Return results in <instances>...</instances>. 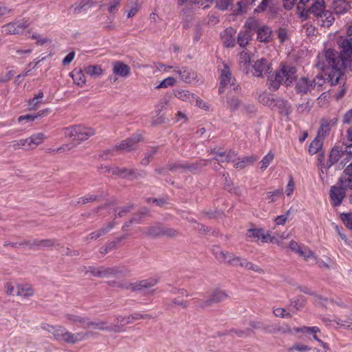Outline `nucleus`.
Masks as SVG:
<instances>
[{"label":"nucleus","mask_w":352,"mask_h":352,"mask_svg":"<svg viewBox=\"0 0 352 352\" xmlns=\"http://www.w3.org/2000/svg\"><path fill=\"white\" fill-rule=\"evenodd\" d=\"M340 54L335 50L329 49L323 54L318 55L316 67L323 71L328 76L327 80L331 85H336L343 75L344 65L352 68V25L346 31V36H340L338 39Z\"/></svg>","instance_id":"1"},{"label":"nucleus","mask_w":352,"mask_h":352,"mask_svg":"<svg viewBox=\"0 0 352 352\" xmlns=\"http://www.w3.org/2000/svg\"><path fill=\"white\" fill-rule=\"evenodd\" d=\"M41 327L43 330L52 334L55 340L72 345L85 340L89 336L92 334L91 331L73 333L62 325H52L46 322H43Z\"/></svg>","instance_id":"2"},{"label":"nucleus","mask_w":352,"mask_h":352,"mask_svg":"<svg viewBox=\"0 0 352 352\" xmlns=\"http://www.w3.org/2000/svg\"><path fill=\"white\" fill-rule=\"evenodd\" d=\"M142 140V137L140 134H134L132 137L126 138L116 144L113 148L106 150L100 154V157L104 160H109L111 156H113L114 151H126L131 152L136 150L138 147V143Z\"/></svg>","instance_id":"3"},{"label":"nucleus","mask_w":352,"mask_h":352,"mask_svg":"<svg viewBox=\"0 0 352 352\" xmlns=\"http://www.w3.org/2000/svg\"><path fill=\"white\" fill-rule=\"evenodd\" d=\"M93 128L82 125H74L64 129V134L66 137L73 138L75 140L82 142L88 140L95 135Z\"/></svg>","instance_id":"4"},{"label":"nucleus","mask_w":352,"mask_h":352,"mask_svg":"<svg viewBox=\"0 0 352 352\" xmlns=\"http://www.w3.org/2000/svg\"><path fill=\"white\" fill-rule=\"evenodd\" d=\"M158 283V280L154 278L142 280L135 283L126 282H109L110 286L117 287L122 289H130L132 292L141 291L144 289H148L155 286Z\"/></svg>","instance_id":"5"},{"label":"nucleus","mask_w":352,"mask_h":352,"mask_svg":"<svg viewBox=\"0 0 352 352\" xmlns=\"http://www.w3.org/2000/svg\"><path fill=\"white\" fill-rule=\"evenodd\" d=\"M211 160H199L195 163L175 162L168 165V168L171 171H179V173H195L203 167L206 166Z\"/></svg>","instance_id":"6"},{"label":"nucleus","mask_w":352,"mask_h":352,"mask_svg":"<svg viewBox=\"0 0 352 352\" xmlns=\"http://www.w3.org/2000/svg\"><path fill=\"white\" fill-rule=\"evenodd\" d=\"M228 298V294L219 289H214L207 299L197 300V306L201 309H206L213 305L224 301Z\"/></svg>","instance_id":"7"},{"label":"nucleus","mask_w":352,"mask_h":352,"mask_svg":"<svg viewBox=\"0 0 352 352\" xmlns=\"http://www.w3.org/2000/svg\"><path fill=\"white\" fill-rule=\"evenodd\" d=\"M83 269L85 271V274L89 272L91 275L96 277L104 278V277H110V276H116L119 274H122L124 272L123 270H120L118 267H95L94 266H90L88 268L84 267Z\"/></svg>","instance_id":"8"},{"label":"nucleus","mask_w":352,"mask_h":352,"mask_svg":"<svg viewBox=\"0 0 352 352\" xmlns=\"http://www.w3.org/2000/svg\"><path fill=\"white\" fill-rule=\"evenodd\" d=\"M113 175L123 179L133 180L138 179V177H143L146 175V172L144 170L139 171L135 168L113 166Z\"/></svg>","instance_id":"9"},{"label":"nucleus","mask_w":352,"mask_h":352,"mask_svg":"<svg viewBox=\"0 0 352 352\" xmlns=\"http://www.w3.org/2000/svg\"><path fill=\"white\" fill-rule=\"evenodd\" d=\"M93 328L101 331H113L116 333L122 332V327L118 324L108 325V322L103 320L91 321L87 318L85 329Z\"/></svg>","instance_id":"10"},{"label":"nucleus","mask_w":352,"mask_h":352,"mask_svg":"<svg viewBox=\"0 0 352 352\" xmlns=\"http://www.w3.org/2000/svg\"><path fill=\"white\" fill-rule=\"evenodd\" d=\"M219 72L220 74L219 92L221 94L225 91V89L228 85L233 84L234 79L232 77V73L228 65L224 63L221 65H219Z\"/></svg>","instance_id":"11"},{"label":"nucleus","mask_w":352,"mask_h":352,"mask_svg":"<svg viewBox=\"0 0 352 352\" xmlns=\"http://www.w3.org/2000/svg\"><path fill=\"white\" fill-rule=\"evenodd\" d=\"M183 82L188 84L195 85L199 82L197 73L188 67H182L179 69L175 70Z\"/></svg>","instance_id":"12"},{"label":"nucleus","mask_w":352,"mask_h":352,"mask_svg":"<svg viewBox=\"0 0 352 352\" xmlns=\"http://www.w3.org/2000/svg\"><path fill=\"white\" fill-rule=\"evenodd\" d=\"M28 25L27 21H14L2 26V32L6 34H19Z\"/></svg>","instance_id":"13"},{"label":"nucleus","mask_w":352,"mask_h":352,"mask_svg":"<svg viewBox=\"0 0 352 352\" xmlns=\"http://www.w3.org/2000/svg\"><path fill=\"white\" fill-rule=\"evenodd\" d=\"M346 197V190L342 188L338 184L331 187L329 191V197L332 202L333 206H340L344 198Z\"/></svg>","instance_id":"14"},{"label":"nucleus","mask_w":352,"mask_h":352,"mask_svg":"<svg viewBox=\"0 0 352 352\" xmlns=\"http://www.w3.org/2000/svg\"><path fill=\"white\" fill-rule=\"evenodd\" d=\"M283 76V83L289 85L296 78V69L289 65H283L278 72Z\"/></svg>","instance_id":"15"},{"label":"nucleus","mask_w":352,"mask_h":352,"mask_svg":"<svg viewBox=\"0 0 352 352\" xmlns=\"http://www.w3.org/2000/svg\"><path fill=\"white\" fill-rule=\"evenodd\" d=\"M270 69V65L267 60L265 58H261L254 63L252 73L255 76L261 77L264 74L268 73Z\"/></svg>","instance_id":"16"},{"label":"nucleus","mask_w":352,"mask_h":352,"mask_svg":"<svg viewBox=\"0 0 352 352\" xmlns=\"http://www.w3.org/2000/svg\"><path fill=\"white\" fill-rule=\"evenodd\" d=\"M312 83L311 79L307 77H302L296 82V91L300 94H307L314 89Z\"/></svg>","instance_id":"17"},{"label":"nucleus","mask_w":352,"mask_h":352,"mask_svg":"<svg viewBox=\"0 0 352 352\" xmlns=\"http://www.w3.org/2000/svg\"><path fill=\"white\" fill-rule=\"evenodd\" d=\"M212 252L216 259L222 263H228L231 265L232 260L234 257V254L228 252L221 250L219 247L215 246L212 248Z\"/></svg>","instance_id":"18"},{"label":"nucleus","mask_w":352,"mask_h":352,"mask_svg":"<svg viewBox=\"0 0 352 352\" xmlns=\"http://www.w3.org/2000/svg\"><path fill=\"white\" fill-rule=\"evenodd\" d=\"M246 236L249 238H254L256 241L261 240L263 243H268L270 232H265L263 228H250L248 230Z\"/></svg>","instance_id":"19"},{"label":"nucleus","mask_w":352,"mask_h":352,"mask_svg":"<svg viewBox=\"0 0 352 352\" xmlns=\"http://www.w3.org/2000/svg\"><path fill=\"white\" fill-rule=\"evenodd\" d=\"M64 318L69 324L78 325L85 329L87 317H83L73 313H69L64 315Z\"/></svg>","instance_id":"20"},{"label":"nucleus","mask_w":352,"mask_h":352,"mask_svg":"<svg viewBox=\"0 0 352 352\" xmlns=\"http://www.w3.org/2000/svg\"><path fill=\"white\" fill-rule=\"evenodd\" d=\"M113 73L117 76L126 78L131 73V68L121 61H116L113 64Z\"/></svg>","instance_id":"21"},{"label":"nucleus","mask_w":352,"mask_h":352,"mask_svg":"<svg viewBox=\"0 0 352 352\" xmlns=\"http://www.w3.org/2000/svg\"><path fill=\"white\" fill-rule=\"evenodd\" d=\"M236 30L232 28H226L221 34L224 45L228 47H233L235 45Z\"/></svg>","instance_id":"22"},{"label":"nucleus","mask_w":352,"mask_h":352,"mask_svg":"<svg viewBox=\"0 0 352 352\" xmlns=\"http://www.w3.org/2000/svg\"><path fill=\"white\" fill-rule=\"evenodd\" d=\"M324 0H316L311 7L307 9L309 14H313L316 17H320L327 10L325 9Z\"/></svg>","instance_id":"23"},{"label":"nucleus","mask_w":352,"mask_h":352,"mask_svg":"<svg viewBox=\"0 0 352 352\" xmlns=\"http://www.w3.org/2000/svg\"><path fill=\"white\" fill-rule=\"evenodd\" d=\"M257 39L260 42L269 43L272 39V30L267 25L260 26L256 31Z\"/></svg>","instance_id":"24"},{"label":"nucleus","mask_w":352,"mask_h":352,"mask_svg":"<svg viewBox=\"0 0 352 352\" xmlns=\"http://www.w3.org/2000/svg\"><path fill=\"white\" fill-rule=\"evenodd\" d=\"M269 80V88L272 91H276L278 89L280 85L283 83V76L279 74L278 72L275 74H272L268 77Z\"/></svg>","instance_id":"25"},{"label":"nucleus","mask_w":352,"mask_h":352,"mask_svg":"<svg viewBox=\"0 0 352 352\" xmlns=\"http://www.w3.org/2000/svg\"><path fill=\"white\" fill-rule=\"evenodd\" d=\"M15 294L18 296L26 298L34 295L33 288L29 285H17Z\"/></svg>","instance_id":"26"},{"label":"nucleus","mask_w":352,"mask_h":352,"mask_svg":"<svg viewBox=\"0 0 352 352\" xmlns=\"http://www.w3.org/2000/svg\"><path fill=\"white\" fill-rule=\"evenodd\" d=\"M174 95L178 99L190 103L194 102V98H195V94L185 89H177L174 91Z\"/></svg>","instance_id":"27"},{"label":"nucleus","mask_w":352,"mask_h":352,"mask_svg":"<svg viewBox=\"0 0 352 352\" xmlns=\"http://www.w3.org/2000/svg\"><path fill=\"white\" fill-rule=\"evenodd\" d=\"M342 150H340L338 148H333L330 152L329 156V161L327 163V166H324V168L327 171L332 165L337 163L338 162H340L341 155Z\"/></svg>","instance_id":"28"},{"label":"nucleus","mask_w":352,"mask_h":352,"mask_svg":"<svg viewBox=\"0 0 352 352\" xmlns=\"http://www.w3.org/2000/svg\"><path fill=\"white\" fill-rule=\"evenodd\" d=\"M332 8L336 14H342L349 10L350 6L346 0H335Z\"/></svg>","instance_id":"29"},{"label":"nucleus","mask_w":352,"mask_h":352,"mask_svg":"<svg viewBox=\"0 0 352 352\" xmlns=\"http://www.w3.org/2000/svg\"><path fill=\"white\" fill-rule=\"evenodd\" d=\"M267 9L271 12H274V0H262L254 12L255 13H261L266 11Z\"/></svg>","instance_id":"30"},{"label":"nucleus","mask_w":352,"mask_h":352,"mask_svg":"<svg viewBox=\"0 0 352 352\" xmlns=\"http://www.w3.org/2000/svg\"><path fill=\"white\" fill-rule=\"evenodd\" d=\"M28 139L31 150H32L42 144L46 139V136L43 133H37L32 135Z\"/></svg>","instance_id":"31"},{"label":"nucleus","mask_w":352,"mask_h":352,"mask_svg":"<svg viewBox=\"0 0 352 352\" xmlns=\"http://www.w3.org/2000/svg\"><path fill=\"white\" fill-rule=\"evenodd\" d=\"M338 326L345 329H352V322L351 320V311L347 316L336 317L333 319Z\"/></svg>","instance_id":"32"},{"label":"nucleus","mask_w":352,"mask_h":352,"mask_svg":"<svg viewBox=\"0 0 352 352\" xmlns=\"http://www.w3.org/2000/svg\"><path fill=\"white\" fill-rule=\"evenodd\" d=\"M162 232V226L160 225H155L146 228L143 232L148 236L161 237Z\"/></svg>","instance_id":"33"},{"label":"nucleus","mask_w":352,"mask_h":352,"mask_svg":"<svg viewBox=\"0 0 352 352\" xmlns=\"http://www.w3.org/2000/svg\"><path fill=\"white\" fill-rule=\"evenodd\" d=\"M50 112V109H43L42 111H41L40 112H38V113H36V114H32V115H23V116H21L18 118V122H22L23 121H25V122H33L34 120H35L37 118L43 116V115H47Z\"/></svg>","instance_id":"34"},{"label":"nucleus","mask_w":352,"mask_h":352,"mask_svg":"<svg viewBox=\"0 0 352 352\" xmlns=\"http://www.w3.org/2000/svg\"><path fill=\"white\" fill-rule=\"evenodd\" d=\"M252 34L245 30L241 31L237 36V43L241 47H245L252 39Z\"/></svg>","instance_id":"35"},{"label":"nucleus","mask_w":352,"mask_h":352,"mask_svg":"<svg viewBox=\"0 0 352 352\" xmlns=\"http://www.w3.org/2000/svg\"><path fill=\"white\" fill-rule=\"evenodd\" d=\"M256 160L257 158L253 155L239 158L237 161L234 162V167L236 168H244Z\"/></svg>","instance_id":"36"},{"label":"nucleus","mask_w":352,"mask_h":352,"mask_svg":"<svg viewBox=\"0 0 352 352\" xmlns=\"http://www.w3.org/2000/svg\"><path fill=\"white\" fill-rule=\"evenodd\" d=\"M12 146L14 148V150H18L20 148H22L25 151L31 150V146H30L28 138L12 142Z\"/></svg>","instance_id":"37"},{"label":"nucleus","mask_w":352,"mask_h":352,"mask_svg":"<svg viewBox=\"0 0 352 352\" xmlns=\"http://www.w3.org/2000/svg\"><path fill=\"white\" fill-rule=\"evenodd\" d=\"M43 98V93L39 91L37 95H35L33 98L30 99L28 102V107L30 110L37 109L40 104L42 102L41 99Z\"/></svg>","instance_id":"38"},{"label":"nucleus","mask_w":352,"mask_h":352,"mask_svg":"<svg viewBox=\"0 0 352 352\" xmlns=\"http://www.w3.org/2000/svg\"><path fill=\"white\" fill-rule=\"evenodd\" d=\"M319 18L321 19V25L323 27H330L335 21L333 14L329 10H326Z\"/></svg>","instance_id":"39"},{"label":"nucleus","mask_w":352,"mask_h":352,"mask_svg":"<svg viewBox=\"0 0 352 352\" xmlns=\"http://www.w3.org/2000/svg\"><path fill=\"white\" fill-rule=\"evenodd\" d=\"M322 140L321 137L317 135L316 138L311 142L309 147V152L310 154L314 155L317 153L322 148Z\"/></svg>","instance_id":"40"},{"label":"nucleus","mask_w":352,"mask_h":352,"mask_svg":"<svg viewBox=\"0 0 352 352\" xmlns=\"http://www.w3.org/2000/svg\"><path fill=\"white\" fill-rule=\"evenodd\" d=\"M274 98L267 93H262L258 96V100L262 104L272 107L274 105Z\"/></svg>","instance_id":"41"},{"label":"nucleus","mask_w":352,"mask_h":352,"mask_svg":"<svg viewBox=\"0 0 352 352\" xmlns=\"http://www.w3.org/2000/svg\"><path fill=\"white\" fill-rule=\"evenodd\" d=\"M260 27L258 21L254 18H249L245 23V31L252 33L253 31H257Z\"/></svg>","instance_id":"42"},{"label":"nucleus","mask_w":352,"mask_h":352,"mask_svg":"<svg viewBox=\"0 0 352 352\" xmlns=\"http://www.w3.org/2000/svg\"><path fill=\"white\" fill-rule=\"evenodd\" d=\"M85 72L92 77L100 76L103 73V70L100 65H89L85 68Z\"/></svg>","instance_id":"43"},{"label":"nucleus","mask_w":352,"mask_h":352,"mask_svg":"<svg viewBox=\"0 0 352 352\" xmlns=\"http://www.w3.org/2000/svg\"><path fill=\"white\" fill-rule=\"evenodd\" d=\"M75 84L82 87L85 84V77L81 71H74L71 75Z\"/></svg>","instance_id":"44"},{"label":"nucleus","mask_w":352,"mask_h":352,"mask_svg":"<svg viewBox=\"0 0 352 352\" xmlns=\"http://www.w3.org/2000/svg\"><path fill=\"white\" fill-rule=\"evenodd\" d=\"M306 303V298L303 296H299L295 299L290 300V306L296 311L302 309Z\"/></svg>","instance_id":"45"},{"label":"nucleus","mask_w":352,"mask_h":352,"mask_svg":"<svg viewBox=\"0 0 352 352\" xmlns=\"http://www.w3.org/2000/svg\"><path fill=\"white\" fill-rule=\"evenodd\" d=\"M148 210L146 208L142 210L140 214L134 215L129 221H126L122 227L123 230H126L133 223H139L142 217L147 214Z\"/></svg>","instance_id":"46"},{"label":"nucleus","mask_w":352,"mask_h":352,"mask_svg":"<svg viewBox=\"0 0 352 352\" xmlns=\"http://www.w3.org/2000/svg\"><path fill=\"white\" fill-rule=\"evenodd\" d=\"M267 331L270 333L287 334L292 332V329L288 325H275L271 330Z\"/></svg>","instance_id":"47"},{"label":"nucleus","mask_w":352,"mask_h":352,"mask_svg":"<svg viewBox=\"0 0 352 352\" xmlns=\"http://www.w3.org/2000/svg\"><path fill=\"white\" fill-rule=\"evenodd\" d=\"M157 153V148H151L150 150L146 151L144 154V157L142 159L140 163L142 166H147L150 162L153 160L154 155Z\"/></svg>","instance_id":"48"},{"label":"nucleus","mask_w":352,"mask_h":352,"mask_svg":"<svg viewBox=\"0 0 352 352\" xmlns=\"http://www.w3.org/2000/svg\"><path fill=\"white\" fill-rule=\"evenodd\" d=\"M311 348L305 344L297 342L294 344L292 346L287 348V352H307Z\"/></svg>","instance_id":"49"},{"label":"nucleus","mask_w":352,"mask_h":352,"mask_svg":"<svg viewBox=\"0 0 352 352\" xmlns=\"http://www.w3.org/2000/svg\"><path fill=\"white\" fill-rule=\"evenodd\" d=\"M243 263H242V267H244L246 270H252L255 272L263 274L264 273V271L262 268H261L258 265H255L252 263V262L248 261L246 260L242 261Z\"/></svg>","instance_id":"50"},{"label":"nucleus","mask_w":352,"mask_h":352,"mask_svg":"<svg viewBox=\"0 0 352 352\" xmlns=\"http://www.w3.org/2000/svg\"><path fill=\"white\" fill-rule=\"evenodd\" d=\"M274 105L271 107L272 109L276 108L281 111L285 110L286 113H289V111L287 107V101L281 98H274Z\"/></svg>","instance_id":"51"},{"label":"nucleus","mask_w":352,"mask_h":352,"mask_svg":"<svg viewBox=\"0 0 352 352\" xmlns=\"http://www.w3.org/2000/svg\"><path fill=\"white\" fill-rule=\"evenodd\" d=\"M352 159V151H348L346 148L345 150H342L341 158H340V165L342 167L345 166L347 163H349Z\"/></svg>","instance_id":"52"},{"label":"nucleus","mask_w":352,"mask_h":352,"mask_svg":"<svg viewBox=\"0 0 352 352\" xmlns=\"http://www.w3.org/2000/svg\"><path fill=\"white\" fill-rule=\"evenodd\" d=\"M232 334L234 333L237 337L246 338L250 336L254 333V331L250 328H246L244 330L241 329H232L230 330Z\"/></svg>","instance_id":"53"},{"label":"nucleus","mask_w":352,"mask_h":352,"mask_svg":"<svg viewBox=\"0 0 352 352\" xmlns=\"http://www.w3.org/2000/svg\"><path fill=\"white\" fill-rule=\"evenodd\" d=\"M210 153L214 154V160H217L219 163H223L228 162V155L226 152H219L216 149L210 151Z\"/></svg>","instance_id":"54"},{"label":"nucleus","mask_w":352,"mask_h":352,"mask_svg":"<svg viewBox=\"0 0 352 352\" xmlns=\"http://www.w3.org/2000/svg\"><path fill=\"white\" fill-rule=\"evenodd\" d=\"M298 254L303 257L304 259L307 261L311 258L316 261V257L315 256L314 253L307 248H302Z\"/></svg>","instance_id":"55"},{"label":"nucleus","mask_w":352,"mask_h":352,"mask_svg":"<svg viewBox=\"0 0 352 352\" xmlns=\"http://www.w3.org/2000/svg\"><path fill=\"white\" fill-rule=\"evenodd\" d=\"M133 209V205H128L123 206L120 208H118L116 210V214H115V217H124L127 213L130 212Z\"/></svg>","instance_id":"56"},{"label":"nucleus","mask_w":352,"mask_h":352,"mask_svg":"<svg viewBox=\"0 0 352 352\" xmlns=\"http://www.w3.org/2000/svg\"><path fill=\"white\" fill-rule=\"evenodd\" d=\"M151 316L148 314H133L131 316H127L126 323H133L135 320H140V319H148L151 318Z\"/></svg>","instance_id":"57"},{"label":"nucleus","mask_w":352,"mask_h":352,"mask_svg":"<svg viewBox=\"0 0 352 352\" xmlns=\"http://www.w3.org/2000/svg\"><path fill=\"white\" fill-rule=\"evenodd\" d=\"M273 313L275 316L280 317L282 318H289L292 317V314L287 311L285 308L278 307L274 309Z\"/></svg>","instance_id":"58"},{"label":"nucleus","mask_w":352,"mask_h":352,"mask_svg":"<svg viewBox=\"0 0 352 352\" xmlns=\"http://www.w3.org/2000/svg\"><path fill=\"white\" fill-rule=\"evenodd\" d=\"M274 159V154L271 152H270L269 153H267L261 160V169L262 170H265L268 166L270 165V164L272 162V161Z\"/></svg>","instance_id":"59"},{"label":"nucleus","mask_w":352,"mask_h":352,"mask_svg":"<svg viewBox=\"0 0 352 352\" xmlns=\"http://www.w3.org/2000/svg\"><path fill=\"white\" fill-rule=\"evenodd\" d=\"M176 83V79L173 77H168L163 80L159 85L157 86V89L167 88L168 87L173 86Z\"/></svg>","instance_id":"60"},{"label":"nucleus","mask_w":352,"mask_h":352,"mask_svg":"<svg viewBox=\"0 0 352 352\" xmlns=\"http://www.w3.org/2000/svg\"><path fill=\"white\" fill-rule=\"evenodd\" d=\"M179 232L177 230L171 228L162 226V236L166 237H175L178 235Z\"/></svg>","instance_id":"61"},{"label":"nucleus","mask_w":352,"mask_h":352,"mask_svg":"<svg viewBox=\"0 0 352 352\" xmlns=\"http://www.w3.org/2000/svg\"><path fill=\"white\" fill-rule=\"evenodd\" d=\"M116 225H117V222L115 221V219L104 224L101 228H100L102 236L110 232V230H111Z\"/></svg>","instance_id":"62"},{"label":"nucleus","mask_w":352,"mask_h":352,"mask_svg":"<svg viewBox=\"0 0 352 352\" xmlns=\"http://www.w3.org/2000/svg\"><path fill=\"white\" fill-rule=\"evenodd\" d=\"M194 102L195 105L197 106V107L207 111L210 110V106L206 102L201 100L199 97H198L196 94L195 98H194Z\"/></svg>","instance_id":"63"},{"label":"nucleus","mask_w":352,"mask_h":352,"mask_svg":"<svg viewBox=\"0 0 352 352\" xmlns=\"http://www.w3.org/2000/svg\"><path fill=\"white\" fill-rule=\"evenodd\" d=\"M352 204V198H351ZM341 220L346 224V226L352 230V215L349 213H342L340 214Z\"/></svg>","instance_id":"64"}]
</instances>
